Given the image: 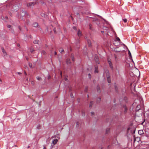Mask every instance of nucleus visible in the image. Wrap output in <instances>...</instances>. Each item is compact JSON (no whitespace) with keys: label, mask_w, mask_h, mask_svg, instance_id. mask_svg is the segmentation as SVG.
<instances>
[{"label":"nucleus","mask_w":149,"mask_h":149,"mask_svg":"<svg viewBox=\"0 0 149 149\" xmlns=\"http://www.w3.org/2000/svg\"><path fill=\"white\" fill-rule=\"evenodd\" d=\"M138 133L140 135L142 134L143 133V131L142 130H139L138 131Z\"/></svg>","instance_id":"5701e85b"},{"label":"nucleus","mask_w":149,"mask_h":149,"mask_svg":"<svg viewBox=\"0 0 149 149\" xmlns=\"http://www.w3.org/2000/svg\"><path fill=\"white\" fill-rule=\"evenodd\" d=\"M105 73L106 74V77H107V80L109 83H111V79L110 78V74L109 73V71L108 70H107L105 71Z\"/></svg>","instance_id":"f257e3e1"},{"label":"nucleus","mask_w":149,"mask_h":149,"mask_svg":"<svg viewBox=\"0 0 149 149\" xmlns=\"http://www.w3.org/2000/svg\"><path fill=\"white\" fill-rule=\"evenodd\" d=\"M91 24H90L89 25V26L90 27V29H91Z\"/></svg>","instance_id":"de8ad7c7"},{"label":"nucleus","mask_w":149,"mask_h":149,"mask_svg":"<svg viewBox=\"0 0 149 149\" xmlns=\"http://www.w3.org/2000/svg\"><path fill=\"white\" fill-rule=\"evenodd\" d=\"M88 87H86L85 88V90H84V91L86 92H87L88 91Z\"/></svg>","instance_id":"cd10ccee"},{"label":"nucleus","mask_w":149,"mask_h":149,"mask_svg":"<svg viewBox=\"0 0 149 149\" xmlns=\"http://www.w3.org/2000/svg\"><path fill=\"white\" fill-rule=\"evenodd\" d=\"M95 73H98V66L97 65H96L95 66Z\"/></svg>","instance_id":"0eeeda50"},{"label":"nucleus","mask_w":149,"mask_h":149,"mask_svg":"<svg viewBox=\"0 0 149 149\" xmlns=\"http://www.w3.org/2000/svg\"><path fill=\"white\" fill-rule=\"evenodd\" d=\"M97 90L98 92L100 93L101 92L100 88L99 85H98L97 86Z\"/></svg>","instance_id":"2eb2a0df"},{"label":"nucleus","mask_w":149,"mask_h":149,"mask_svg":"<svg viewBox=\"0 0 149 149\" xmlns=\"http://www.w3.org/2000/svg\"><path fill=\"white\" fill-rule=\"evenodd\" d=\"M29 66L31 68H32V64L31 63H29Z\"/></svg>","instance_id":"473e14b6"},{"label":"nucleus","mask_w":149,"mask_h":149,"mask_svg":"<svg viewBox=\"0 0 149 149\" xmlns=\"http://www.w3.org/2000/svg\"><path fill=\"white\" fill-rule=\"evenodd\" d=\"M76 127H79V123L78 122H77L76 123Z\"/></svg>","instance_id":"f704fd0d"},{"label":"nucleus","mask_w":149,"mask_h":149,"mask_svg":"<svg viewBox=\"0 0 149 149\" xmlns=\"http://www.w3.org/2000/svg\"><path fill=\"white\" fill-rule=\"evenodd\" d=\"M110 129L109 128H107L106 131V133L107 134L109 133L110 132Z\"/></svg>","instance_id":"412c9836"},{"label":"nucleus","mask_w":149,"mask_h":149,"mask_svg":"<svg viewBox=\"0 0 149 149\" xmlns=\"http://www.w3.org/2000/svg\"><path fill=\"white\" fill-rule=\"evenodd\" d=\"M72 2H74L77 1H79L80 2L79 4H84L85 3V2L84 1V0H71Z\"/></svg>","instance_id":"f03ea898"},{"label":"nucleus","mask_w":149,"mask_h":149,"mask_svg":"<svg viewBox=\"0 0 149 149\" xmlns=\"http://www.w3.org/2000/svg\"><path fill=\"white\" fill-rule=\"evenodd\" d=\"M81 113L82 116H85V112L83 110H82L81 111Z\"/></svg>","instance_id":"b1692460"},{"label":"nucleus","mask_w":149,"mask_h":149,"mask_svg":"<svg viewBox=\"0 0 149 149\" xmlns=\"http://www.w3.org/2000/svg\"><path fill=\"white\" fill-rule=\"evenodd\" d=\"M24 74H25V75H27V74H26V72H24Z\"/></svg>","instance_id":"052dcab7"},{"label":"nucleus","mask_w":149,"mask_h":149,"mask_svg":"<svg viewBox=\"0 0 149 149\" xmlns=\"http://www.w3.org/2000/svg\"><path fill=\"white\" fill-rule=\"evenodd\" d=\"M34 51V50L33 48H31L30 49V51L32 53L33 51Z\"/></svg>","instance_id":"2f4dec72"},{"label":"nucleus","mask_w":149,"mask_h":149,"mask_svg":"<svg viewBox=\"0 0 149 149\" xmlns=\"http://www.w3.org/2000/svg\"><path fill=\"white\" fill-rule=\"evenodd\" d=\"M88 77H89V78H91V74H90L89 73V74H88Z\"/></svg>","instance_id":"79ce46f5"},{"label":"nucleus","mask_w":149,"mask_h":149,"mask_svg":"<svg viewBox=\"0 0 149 149\" xmlns=\"http://www.w3.org/2000/svg\"><path fill=\"white\" fill-rule=\"evenodd\" d=\"M135 132V130H133L132 132V134H134Z\"/></svg>","instance_id":"603ef678"},{"label":"nucleus","mask_w":149,"mask_h":149,"mask_svg":"<svg viewBox=\"0 0 149 149\" xmlns=\"http://www.w3.org/2000/svg\"><path fill=\"white\" fill-rule=\"evenodd\" d=\"M108 62L109 65V66L110 68L112 70H113V67L112 64V63L111 62V60L108 59Z\"/></svg>","instance_id":"20e7f679"},{"label":"nucleus","mask_w":149,"mask_h":149,"mask_svg":"<svg viewBox=\"0 0 149 149\" xmlns=\"http://www.w3.org/2000/svg\"><path fill=\"white\" fill-rule=\"evenodd\" d=\"M18 28L20 31H21V28L19 26H18Z\"/></svg>","instance_id":"8fccbe9b"},{"label":"nucleus","mask_w":149,"mask_h":149,"mask_svg":"<svg viewBox=\"0 0 149 149\" xmlns=\"http://www.w3.org/2000/svg\"><path fill=\"white\" fill-rule=\"evenodd\" d=\"M111 147V146L110 145H109L107 146V148L108 149H110Z\"/></svg>","instance_id":"ea45409f"},{"label":"nucleus","mask_w":149,"mask_h":149,"mask_svg":"<svg viewBox=\"0 0 149 149\" xmlns=\"http://www.w3.org/2000/svg\"><path fill=\"white\" fill-rule=\"evenodd\" d=\"M71 95V96L72 97V93H71V94H70Z\"/></svg>","instance_id":"0e129e2a"},{"label":"nucleus","mask_w":149,"mask_h":149,"mask_svg":"<svg viewBox=\"0 0 149 149\" xmlns=\"http://www.w3.org/2000/svg\"><path fill=\"white\" fill-rule=\"evenodd\" d=\"M36 79L38 80H42L41 78L40 77H38V76L37 77H36Z\"/></svg>","instance_id":"bb28decb"},{"label":"nucleus","mask_w":149,"mask_h":149,"mask_svg":"<svg viewBox=\"0 0 149 149\" xmlns=\"http://www.w3.org/2000/svg\"><path fill=\"white\" fill-rule=\"evenodd\" d=\"M59 51L61 53H62V52H64V50L62 48H59Z\"/></svg>","instance_id":"393cba45"},{"label":"nucleus","mask_w":149,"mask_h":149,"mask_svg":"<svg viewBox=\"0 0 149 149\" xmlns=\"http://www.w3.org/2000/svg\"><path fill=\"white\" fill-rule=\"evenodd\" d=\"M29 37L30 38H32V36L31 35L29 36Z\"/></svg>","instance_id":"864d4df0"},{"label":"nucleus","mask_w":149,"mask_h":149,"mask_svg":"<svg viewBox=\"0 0 149 149\" xmlns=\"http://www.w3.org/2000/svg\"><path fill=\"white\" fill-rule=\"evenodd\" d=\"M7 27L8 28H9V29L10 28L11 29L12 26L11 25H7Z\"/></svg>","instance_id":"72a5a7b5"},{"label":"nucleus","mask_w":149,"mask_h":149,"mask_svg":"<svg viewBox=\"0 0 149 149\" xmlns=\"http://www.w3.org/2000/svg\"><path fill=\"white\" fill-rule=\"evenodd\" d=\"M128 54L129 56V58H130V59L131 58H132V55H131V52L129 50H128Z\"/></svg>","instance_id":"aec40b11"},{"label":"nucleus","mask_w":149,"mask_h":149,"mask_svg":"<svg viewBox=\"0 0 149 149\" xmlns=\"http://www.w3.org/2000/svg\"><path fill=\"white\" fill-rule=\"evenodd\" d=\"M93 101H91L90 102L89 104V107L91 108L92 107L93 104Z\"/></svg>","instance_id":"4be33fe9"},{"label":"nucleus","mask_w":149,"mask_h":149,"mask_svg":"<svg viewBox=\"0 0 149 149\" xmlns=\"http://www.w3.org/2000/svg\"><path fill=\"white\" fill-rule=\"evenodd\" d=\"M116 40H115L113 42V44H114L116 46H118V45H116V42L117 41H118L119 42L120 41V38L118 37H116Z\"/></svg>","instance_id":"423d86ee"},{"label":"nucleus","mask_w":149,"mask_h":149,"mask_svg":"<svg viewBox=\"0 0 149 149\" xmlns=\"http://www.w3.org/2000/svg\"><path fill=\"white\" fill-rule=\"evenodd\" d=\"M30 147V146L29 145L27 147L28 148H29Z\"/></svg>","instance_id":"774afa93"},{"label":"nucleus","mask_w":149,"mask_h":149,"mask_svg":"<svg viewBox=\"0 0 149 149\" xmlns=\"http://www.w3.org/2000/svg\"><path fill=\"white\" fill-rule=\"evenodd\" d=\"M72 28L74 30H77V28L75 26H73Z\"/></svg>","instance_id":"c9c22d12"},{"label":"nucleus","mask_w":149,"mask_h":149,"mask_svg":"<svg viewBox=\"0 0 149 149\" xmlns=\"http://www.w3.org/2000/svg\"><path fill=\"white\" fill-rule=\"evenodd\" d=\"M71 95V96L72 97V93H71V94H70Z\"/></svg>","instance_id":"69168bd1"},{"label":"nucleus","mask_w":149,"mask_h":149,"mask_svg":"<svg viewBox=\"0 0 149 149\" xmlns=\"http://www.w3.org/2000/svg\"><path fill=\"white\" fill-rule=\"evenodd\" d=\"M123 107L124 109V112L125 113H127L128 110L127 108L125 105H124L123 106Z\"/></svg>","instance_id":"6e6552de"},{"label":"nucleus","mask_w":149,"mask_h":149,"mask_svg":"<svg viewBox=\"0 0 149 149\" xmlns=\"http://www.w3.org/2000/svg\"><path fill=\"white\" fill-rule=\"evenodd\" d=\"M50 78H51L50 77V76H49L48 77V79H50Z\"/></svg>","instance_id":"4d7b16f0"},{"label":"nucleus","mask_w":149,"mask_h":149,"mask_svg":"<svg viewBox=\"0 0 149 149\" xmlns=\"http://www.w3.org/2000/svg\"><path fill=\"white\" fill-rule=\"evenodd\" d=\"M35 3L33 2H30L27 4V6L28 7H30L32 6H34L35 4Z\"/></svg>","instance_id":"1a4fd4ad"},{"label":"nucleus","mask_w":149,"mask_h":149,"mask_svg":"<svg viewBox=\"0 0 149 149\" xmlns=\"http://www.w3.org/2000/svg\"><path fill=\"white\" fill-rule=\"evenodd\" d=\"M66 63L67 64H70L71 62L70 60L68 59H67L66 60Z\"/></svg>","instance_id":"6ab92c4d"},{"label":"nucleus","mask_w":149,"mask_h":149,"mask_svg":"<svg viewBox=\"0 0 149 149\" xmlns=\"http://www.w3.org/2000/svg\"><path fill=\"white\" fill-rule=\"evenodd\" d=\"M133 137H134V141H135V135H134L133 136Z\"/></svg>","instance_id":"5fc2aeb1"},{"label":"nucleus","mask_w":149,"mask_h":149,"mask_svg":"<svg viewBox=\"0 0 149 149\" xmlns=\"http://www.w3.org/2000/svg\"><path fill=\"white\" fill-rule=\"evenodd\" d=\"M82 8H83V7L81 6H79V9H82Z\"/></svg>","instance_id":"49530a36"},{"label":"nucleus","mask_w":149,"mask_h":149,"mask_svg":"<svg viewBox=\"0 0 149 149\" xmlns=\"http://www.w3.org/2000/svg\"><path fill=\"white\" fill-rule=\"evenodd\" d=\"M43 149H46L45 147H44L43 148Z\"/></svg>","instance_id":"338daca9"},{"label":"nucleus","mask_w":149,"mask_h":149,"mask_svg":"<svg viewBox=\"0 0 149 149\" xmlns=\"http://www.w3.org/2000/svg\"><path fill=\"white\" fill-rule=\"evenodd\" d=\"M5 18L6 19H8V16H5Z\"/></svg>","instance_id":"3c124183"},{"label":"nucleus","mask_w":149,"mask_h":149,"mask_svg":"<svg viewBox=\"0 0 149 149\" xmlns=\"http://www.w3.org/2000/svg\"><path fill=\"white\" fill-rule=\"evenodd\" d=\"M17 73L19 75H21L22 74V73L20 72H18Z\"/></svg>","instance_id":"09e8293b"},{"label":"nucleus","mask_w":149,"mask_h":149,"mask_svg":"<svg viewBox=\"0 0 149 149\" xmlns=\"http://www.w3.org/2000/svg\"><path fill=\"white\" fill-rule=\"evenodd\" d=\"M40 127H41L40 126V125H38V126L37 127V128L39 130L40 129Z\"/></svg>","instance_id":"7c9ffc66"},{"label":"nucleus","mask_w":149,"mask_h":149,"mask_svg":"<svg viewBox=\"0 0 149 149\" xmlns=\"http://www.w3.org/2000/svg\"><path fill=\"white\" fill-rule=\"evenodd\" d=\"M53 31L54 32V33H56V28H54V29H53Z\"/></svg>","instance_id":"4c0bfd02"},{"label":"nucleus","mask_w":149,"mask_h":149,"mask_svg":"<svg viewBox=\"0 0 149 149\" xmlns=\"http://www.w3.org/2000/svg\"><path fill=\"white\" fill-rule=\"evenodd\" d=\"M101 100V98L100 97H98L97 99L96 102L97 103H99Z\"/></svg>","instance_id":"f3484780"},{"label":"nucleus","mask_w":149,"mask_h":149,"mask_svg":"<svg viewBox=\"0 0 149 149\" xmlns=\"http://www.w3.org/2000/svg\"><path fill=\"white\" fill-rule=\"evenodd\" d=\"M54 54H55V55H56L57 54V53H56V52H55V53Z\"/></svg>","instance_id":"680f3d73"},{"label":"nucleus","mask_w":149,"mask_h":149,"mask_svg":"<svg viewBox=\"0 0 149 149\" xmlns=\"http://www.w3.org/2000/svg\"><path fill=\"white\" fill-rule=\"evenodd\" d=\"M77 34L79 37H80L81 35V33L79 29L78 30Z\"/></svg>","instance_id":"4468645a"},{"label":"nucleus","mask_w":149,"mask_h":149,"mask_svg":"<svg viewBox=\"0 0 149 149\" xmlns=\"http://www.w3.org/2000/svg\"><path fill=\"white\" fill-rule=\"evenodd\" d=\"M98 20V19L97 18H95L93 19V21H97Z\"/></svg>","instance_id":"e433bc0d"},{"label":"nucleus","mask_w":149,"mask_h":149,"mask_svg":"<svg viewBox=\"0 0 149 149\" xmlns=\"http://www.w3.org/2000/svg\"><path fill=\"white\" fill-rule=\"evenodd\" d=\"M123 20L124 22L125 23H126L127 22V19H123Z\"/></svg>","instance_id":"c756f323"},{"label":"nucleus","mask_w":149,"mask_h":149,"mask_svg":"<svg viewBox=\"0 0 149 149\" xmlns=\"http://www.w3.org/2000/svg\"><path fill=\"white\" fill-rule=\"evenodd\" d=\"M28 14H27V12L26 11L22 10L21 13V15L22 16H24L25 15H28Z\"/></svg>","instance_id":"39448f33"},{"label":"nucleus","mask_w":149,"mask_h":149,"mask_svg":"<svg viewBox=\"0 0 149 149\" xmlns=\"http://www.w3.org/2000/svg\"><path fill=\"white\" fill-rule=\"evenodd\" d=\"M71 57L72 58V61H74V55L73 54H71Z\"/></svg>","instance_id":"dca6fc26"},{"label":"nucleus","mask_w":149,"mask_h":149,"mask_svg":"<svg viewBox=\"0 0 149 149\" xmlns=\"http://www.w3.org/2000/svg\"><path fill=\"white\" fill-rule=\"evenodd\" d=\"M58 140L57 139H54L52 141V144L53 145H55L58 142Z\"/></svg>","instance_id":"9b49d317"},{"label":"nucleus","mask_w":149,"mask_h":149,"mask_svg":"<svg viewBox=\"0 0 149 149\" xmlns=\"http://www.w3.org/2000/svg\"><path fill=\"white\" fill-rule=\"evenodd\" d=\"M39 25H38V24L37 22H35L33 24V26L34 27H38Z\"/></svg>","instance_id":"f8f14e48"},{"label":"nucleus","mask_w":149,"mask_h":149,"mask_svg":"<svg viewBox=\"0 0 149 149\" xmlns=\"http://www.w3.org/2000/svg\"><path fill=\"white\" fill-rule=\"evenodd\" d=\"M41 15L42 17L44 16H45V15L43 13H41Z\"/></svg>","instance_id":"37998d69"},{"label":"nucleus","mask_w":149,"mask_h":149,"mask_svg":"<svg viewBox=\"0 0 149 149\" xmlns=\"http://www.w3.org/2000/svg\"><path fill=\"white\" fill-rule=\"evenodd\" d=\"M123 100L124 102L127 103L128 102V99L126 96H124L123 97Z\"/></svg>","instance_id":"7ed1b4c3"},{"label":"nucleus","mask_w":149,"mask_h":149,"mask_svg":"<svg viewBox=\"0 0 149 149\" xmlns=\"http://www.w3.org/2000/svg\"><path fill=\"white\" fill-rule=\"evenodd\" d=\"M54 145H53L51 143V146H50V148L51 149H52L53 148V146Z\"/></svg>","instance_id":"58836bf2"},{"label":"nucleus","mask_w":149,"mask_h":149,"mask_svg":"<svg viewBox=\"0 0 149 149\" xmlns=\"http://www.w3.org/2000/svg\"><path fill=\"white\" fill-rule=\"evenodd\" d=\"M87 42L88 46L89 47H91V41L90 40H88Z\"/></svg>","instance_id":"ddd939ff"},{"label":"nucleus","mask_w":149,"mask_h":149,"mask_svg":"<svg viewBox=\"0 0 149 149\" xmlns=\"http://www.w3.org/2000/svg\"><path fill=\"white\" fill-rule=\"evenodd\" d=\"M101 32L102 33H103L104 32V31H101Z\"/></svg>","instance_id":"bf43d9fd"},{"label":"nucleus","mask_w":149,"mask_h":149,"mask_svg":"<svg viewBox=\"0 0 149 149\" xmlns=\"http://www.w3.org/2000/svg\"><path fill=\"white\" fill-rule=\"evenodd\" d=\"M138 106L136 108V110H139V109H137V108H138Z\"/></svg>","instance_id":"13d9d810"},{"label":"nucleus","mask_w":149,"mask_h":149,"mask_svg":"<svg viewBox=\"0 0 149 149\" xmlns=\"http://www.w3.org/2000/svg\"><path fill=\"white\" fill-rule=\"evenodd\" d=\"M65 80L66 81H67L68 80V79L67 78H65Z\"/></svg>","instance_id":"e2e57ef3"},{"label":"nucleus","mask_w":149,"mask_h":149,"mask_svg":"<svg viewBox=\"0 0 149 149\" xmlns=\"http://www.w3.org/2000/svg\"><path fill=\"white\" fill-rule=\"evenodd\" d=\"M96 24L97 25L99 24V22H96Z\"/></svg>","instance_id":"6e6d98bb"},{"label":"nucleus","mask_w":149,"mask_h":149,"mask_svg":"<svg viewBox=\"0 0 149 149\" xmlns=\"http://www.w3.org/2000/svg\"><path fill=\"white\" fill-rule=\"evenodd\" d=\"M115 90H116V91L117 92V87L116 86H115Z\"/></svg>","instance_id":"c03bdc74"},{"label":"nucleus","mask_w":149,"mask_h":149,"mask_svg":"<svg viewBox=\"0 0 149 149\" xmlns=\"http://www.w3.org/2000/svg\"><path fill=\"white\" fill-rule=\"evenodd\" d=\"M25 58H26V60L28 61L29 59V58L28 57H27V56H26L25 57Z\"/></svg>","instance_id":"a18cd8bd"},{"label":"nucleus","mask_w":149,"mask_h":149,"mask_svg":"<svg viewBox=\"0 0 149 149\" xmlns=\"http://www.w3.org/2000/svg\"><path fill=\"white\" fill-rule=\"evenodd\" d=\"M39 40H36L34 41L33 42L34 44H38Z\"/></svg>","instance_id":"a878e982"},{"label":"nucleus","mask_w":149,"mask_h":149,"mask_svg":"<svg viewBox=\"0 0 149 149\" xmlns=\"http://www.w3.org/2000/svg\"><path fill=\"white\" fill-rule=\"evenodd\" d=\"M42 54H46V52L45 51L42 50Z\"/></svg>","instance_id":"c85d7f7f"},{"label":"nucleus","mask_w":149,"mask_h":149,"mask_svg":"<svg viewBox=\"0 0 149 149\" xmlns=\"http://www.w3.org/2000/svg\"><path fill=\"white\" fill-rule=\"evenodd\" d=\"M91 113L92 116H93V115H94V112H91Z\"/></svg>","instance_id":"a19ab883"},{"label":"nucleus","mask_w":149,"mask_h":149,"mask_svg":"<svg viewBox=\"0 0 149 149\" xmlns=\"http://www.w3.org/2000/svg\"><path fill=\"white\" fill-rule=\"evenodd\" d=\"M1 49H2V52H3V54H4V56L6 55V54H7L6 53L5 51V50L3 48H1Z\"/></svg>","instance_id":"a211bd4d"},{"label":"nucleus","mask_w":149,"mask_h":149,"mask_svg":"<svg viewBox=\"0 0 149 149\" xmlns=\"http://www.w3.org/2000/svg\"><path fill=\"white\" fill-rule=\"evenodd\" d=\"M94 59L95 62L98 63H99V59L97 56L96 55L94 57Z\"/></svg>","instance_id":"9d476101"}]
</instances>
